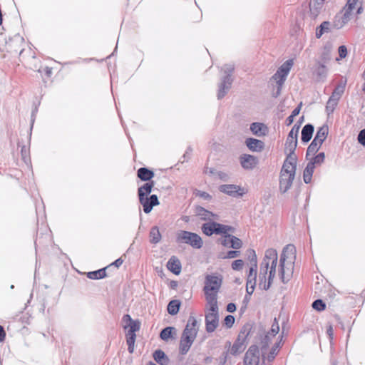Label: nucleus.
Returning a JSON list of instances; mask_svg holds the SVG:
<instances>
[{"instance_id": "nucleus-43", "label": "nucleus", "mask_w": 365, "mask_h": 365, "mask_svg": "<svg viewBox=\"0 0 365 365\" xmlns=\"http://www.w3.org/2000/svg\"><path fill=\"white\" fill-rule=\"evenodd\" d=\"M321 145H320V143H319L317 141L313 140L307 148L306 157L307 158L309 155H314L321 148Z\"/></svg>"}, {"instance_id": "nucleus-36", "label": "nucleus", "mask_w": 365, "mask_h": 365, "mask_svg": "<svg viewBox=\"0 0 365 365\" xmlns=\"http://www.w3.org/2000/svg\"><path fill=\"white\" fill-rule=\"evenodd\" d=\"M176 334V329L173 327H167L162 329L160 333V337L163 341H168L170 338L173 337V334Z\"/></svg>"}, {"instance_id": "nucleus-26", "label": "nucleus", "mask_w": 365, "mask_h": 365, "mask_svg": "<svg viewBox=\"0 0 365 365\" xmlns=\"http://www.w3.org/2000/svg\"><path fill=\"white\" fill-rule=\"evenodd\" d=\"M154 175L153 171L147 168H140L137 171L138 178L145 182H150Z\"/></svg>"}, {"instance_id": "nucleus-18", "label": "nucleus", "mask_w": 365, "mask_h": 365, "mask_svg": "<svg viewBox=\"0 0 365 365\" xmlns=\"http://www.w3.org/2000/svg\"><path fill=\"white\" fill-rule=\"evenodd\" d=\"M289 153L283 163L282 169H286V170H297V157L294 154V151H287Z\"/></svg>"}, {"instance_id": "nucleus-44", "label": "nucleus", "mask_w": 365, "mask_h": 365, "mask_svg": "<svg viewBox=\"0 0 365 365\" xmlns=\"http://www.w3.org/2000/svg\"><path fill=\"white\" fill-rule=\"evenodd\" d=\"M338 101H339L329 97L326 105V112L327 113L328 115L334 112L336 106L338 104Z\"/></svg>"}, {"instance_id": "nucleus-61", "label": "nucleus", "mask_w": 365, "mask_h": 365, "mask_svg": "<svg viewBox=\"0 0 365 365\" xmlns=\"http://www.w3.org/2000/svg\"><path fill=\"white\" fill-rule=\"evenodd\" d=\"M357 140L361 145L365 146V128L359 132Z\"/></svg>"}, {"instance_id": "nucleus-47", "label": "nucleus", "mask_w": 365, "mask_h": 365, "mask_svg": "<svg viewBox=\"0 0 365 365\" xmlns=\"http://www.w3.org/2000/svg\"><path fill=\"white\" fill-rule=\"evenodd\" d=\"M325 159V154L324 153H319L318 155H317L314 158L312 159L311 161H309L311 163H313V165H319L322 164Z\"/></svg>"}, {"instance_id": "nucleus-4", "label": "nucleus", "mask_w": 365, "mask_h": 365, "mask_svg": "<svg viewBox=\"0 0 365 365\" xmlns=\"http://www.w3.org/2000/svg\"><path fill=\"white\" fill-rule=\"evenodd\" d=\"M222 70L225 76L222 78L221 82L219 84V88L217 92V98L222 99L231 88L233 79L232 74L235 70V66L232 64H225Z\"/></svg>"}, {"instance_id": "nucleus-38", "label": "nucleus", "mask_w": 365, "mask_h": 365, "mask_svg": "<svg viewBox=\"0 0 365 365\" xmlns=\"http://www.w3.org/2000/svg\"><path fill=\"white\" fill-rule=\"evenodd\" d=\"M150 242L152 244H157L161 240V234L159 231V228L157 226L153 227L150 230Z\"/></svg>"}, {"instance_id": "nucleus-9", "label": "nucleus", "mask_w": 365, "mask_h": 365, "mask_svg": "<svg viewBox=\"0 0 365 365\" xmlns=\"http://www.w3.org/2000/svg\"><path fill=\"white\" fill-rule=\"evenodd\" d=\"M259 351L257 345H252L246 351L244 357V365H259Z\"/></svg>"}, {"instance_id": "nucleus-34", "label": "nucleus", "mask_w": 365, "mask_h": 365, "mask_svg": "<svg viewBox=\"0 0 365 365\" xmlns=\"http://www.w3.org/2000/svg\"><path fill=\"white\" fill-rule=\"evenodd\" d=\"M348 22L349 21H347V19L339 11L334 16V19L333 21V26H334V28H335L336 29H340Z\"/></svg>"}, {"instance_id": "nucleus-49", "label": "nucleus", "mask_w": 365, "mask_h": 365, "mask_svg": "<svg viewBox=\"0 0 365 365\" xmlns=\"http://www.w3.org/2000/svg\"><path fill=\"white\" fill-rule=\"evenodd\" d=\"M269 341L270 338L268 334L265 335L264 339L262 340L261 351L263 359L264 358L265 351L268 348Z\"/></svg>"}, {"instance_id": "nucleus-33", "label": "nucleus", "mask_w": 365, "mask_h": 365, "mask_svg": "<svg viewBox=\"0 0 365 365\" xmlns=\"http://www.w3.org/2000/svg\"><path fill=\"white\" fill-rule=\"evenodd\" d=\"M315 166L313 163L309 162L303 172V180L306 184L311 182L312 178L314 171Z\"/></svg>"}, {"instance_id": "nucleus-21", "label": "nucleus", "mask_w": 365, "mask_h": 365, "mask_svg": "<svg viewBox=\"0 0 365 365\" xmlns=\"http://www.w3.org/2000/svg\"><path fill=\"white\" fill-rule=\"evenodd\" d=\"M250 130L258 137L264 136L268 133L267 126L262 123L258 122L252 123L250 125Z\"/></svg>"}, {"instance_id": "nucleus-25", "label": "nucleus", "mask_w": 365, "mask_h": 365, "mask_svg": "<svg viewBox=\"0 0 365 365\" xmlns=\"http://www.w3.org/2000/svg\"><path fill=\"white\" fill-rule=\"evenodd\" d=\"M155 361L160 365H168L170 359L161 349L155 350L153 354Z\"/></svg>"}, {"instance_id": "nucleus-57", "label": "nucleus", "mask_w": 365, "mask_h": 365, "mask_svg": "<svg viewBox=\"0 0 365 365\" xmlns=\"http://www.w3.org/2000/svg\"><path fill=\"white\" fill-rule=\"evenodd\" d=\"M353 10L348 9L347 6H344L340 13H341L348 21L351 20Z\"/></svg>"}, {"instance_id": "nucleus-28", "label": "nucleus", "mask_w": 365, "mask_h": 365, "mask_svg": "<svg viewBox=\"0 0 365 365\" xmlns=\"http://www.w3.org/2000/svg\"><path fill=\"white\" fill-rule=\"evenodd\" d=\"M257 269L250 268V272L247 275V284L250 285L251 291H248L249 294H252L255 290L257 282Z\"/></svg>"}, {"instance_id": "nucleus-64", "label": "nucleus", "mask_w": 365, "mask_h": 365, "mask_svg": "<svg viewBox=\"0 0 365 365\" xmlns=\"http://www.w3.org/2000/svg\"><path fill=\"white\" fill-rule=\"evenodd\" d=\"M123 262V260L120 257V258L117 259L115 262L111 263L110 265H108V267H109V269L110 267H112L113 266H115V267L118 268L120 266H121Z\"/></svg>"}, {"instance_id": "nucleus-10", "label": "nucleus", "mask_w": 365, "mask_h": 365, "mask_svg": "<svg viewBox=\"0 0 365 365\" xmlns=\"http://www.w3.org/2000/svg\"><path fill=\"white\" fill-rule=\"evenodd\" d=\"M299 128L300 125L295 124L289 131L285 143L286 151H295Z\"/></svg>"}, {"instance_id": "nucleus-62", "label": "nucleus", "mask_w": 365, "mask_h": 365, "mask_svg": "<svg viewBox=\"0 0 365 365\" xmlns=\"http://www.w3.org/2000/svg\"><path fill=\"white\" fill-rule=\"evenodd\" d=\"M197 196L202 197L205 200H210L212 199V196L207 192L198 190L196 193Z\"/></svg>"}, {"instance_id": "nucleus-16", "label": "nucleus", "mask_w": 365, "mask_h": 365, "mask_svg": "<svg viewBox=\"0 0 365 365\" xmlns=\"http://www.w3.org/2000/svg\"><path fill=\"white\" fill-rule=\"evenodd\" d=\"M240 161L242 167L245 170L253 169L258 163L256 157L249 154L242 155L240 158Z\"/></svg>"}, {"instance_id": "nucleus-11", "label": "nucleus", "mask_w": 365, "mask_h": 365, "mask_svg": "<svg viewBox=\"0 0 365 365\" xmlns=\"http://www.w3.org/2000/svg\"><path fill=\"white\" fill-rule=\"evenodd\" d=\"M219 190L233 197H242L245 194L243 188L232 184L222 185L219 187Z\"/></svg>"}, {"instance_id": "nucleus-63", "label": "nucleus", "mask_w": 365, "mask_h": 365, "mask_svg": "<svg viewBox=\"0 0 365 365\" xmlns=\"http://www.w3.org/2000/svg\"><path fill=\"white\" fill-rule=\"evenodd\" d=\"M358 1L359 0H347L345 6H347L348 9L354 10L356 8Z\"/></svg>"}, {"instance_id": "nucleus-39", "label": "nucleus", "mask_w": 365, "mask_h": 365, "mask_svg": "<svg viewBox=\"0 0 365 365\" xmlns=\"http://www.w3.org/2000/svg\"><path fill=\"white\" fill-rule=\"evenodd\" d=\"M213 225H215V222L212 220L202 224L201 229L203 234L208 237L212 235L213 234H215V226Z\"/></svg>"}, {"instance_id": "nucleus-1", "label": "nucleus", "mask_w": 365, "mask_h": 365, "mask_svg": "<svg viewBox=\"0 0 365 365\" xmlns=\"http://www.w3.org/2000/svg\"><path fill=\"white\" fill-rule=\"evenodd\" d=\"M203 292L208 305L215 307L217 303V295L222 284V276L220 274H207L205 277Z\"/></svg>"}, {"instance_id": "nucleus-17", "label": "nucleus", "mask_w": 365, "mask_h": 365, "mask_svg": "<svg viewBox=\"0 0 365 365\" xmlns=\"http://www.w3.org/2000/svg\"><path fill=\"white\" fill-rule=\"evenodd\" d=\"M245 144L252 152H261L264 148V143L263 141L253 138H247Z\"/></svg>"}, {"instance_id": "nucleus-2", "label": "nucleus", "mask_w": 365, "mask_h": 365, "mask_svg": "<svg viewBox=\"0 0 365 365\" xmlns=\"http://www.w3.org/2000/svg\"><path fill=\"white\" fill-rule=\"evenodd\" d=\"M296 249L293 245H287L284 247L279 259V275L281 281L286 284L292 277L294 270V262H286L287 259L292 257V259H295Z\"/></svg>"}, {"instance_id": "nucleus-40", "label": "nucleus", "mask_w": 365, "mask_h": 365, "mask_svg": "<svg viewBox=\"0 0 365 365\" xmlns=\"http://www.w3.org/2000/svg\"><path fill=\"white\" fill-rule=\"evenodd\" d=\"M331 47L329 46H325L320 55V60L319 61L324 64H327L331 61Z\"/></svg>"}, {"instance_id": "nucleus-60", "label": "nucleus", "mask_w": 365, "mask_h": 365, "mask_svg": "<svg viewBox=\"0 0 365 365\" xmlns=\"http://www.w3.org/2000/svg\"><path fill=\"white\" fill-rule=\"evenodd\" d=\"M126 337H127L126 342H127L128 346H134L136 335L126 334Z\"/></svg>"}, {"instance_id": "nucleus-41", "label": "nucleus", "mask_w": 365, "mask_h": 365, "mask_svg": "<svg viewBox=\"0 0 365 365\" xmlns=\"http://www.w3.org/2000/svg\"><path fill=\"white\" fill-rule=\"evenodd\" d=\"M292 64V60H287L278 68L277 71H278L279 73L282 74V78H287Z\"/></svg>"}, {"instance_id": "nucleus-31", "label": "nucleus", "mask_w": 365, "mask_h": 365, "mask_svg": "<svg viewBox=\"0 0 365 365\" xmlns=\"http://www.w3.org/2000/svg\"><path fill=\"white\" fill-rule=\"evenodd\" d=\"M155 185L154 181L147 182L140 186L138 190V197H147L152 192V189Z\"/></svg>"}, {"instance_id": "nucleus-51", "label": "nucleus", "mask_w": 365, "mask_h": 365, "mask_svg": "<svg viewBox=\"0 0 365 365\" xmlns=\"http://www.w3.org/2000/svg\"><path fill=\"white\" fill-rule=\"evenodd\" d=\"M244 266V262L242 259H236L232 262L231 267L233 270L240 271L242 269Z\"/></svg>"}, {"instance_id": "nucleus-52", "label": "nucleus", "mask_w": 365, "mask_h": 365, "mask_svg": "<svg viewBox=\"0 0 365 365\" xmlns=\"http://www.w3.org/2000/svg\"><path fill=\"white\" fill-rule=\"evenodd\" d=\"M240 255V252L238 250H230L227 252L226 255L220 256L222 259H233Z\"/></svg>"}, {"instance_id": "nucleus-14", "label": "nucleus", "mask_w": 365, "mask_h": 365, "mask_svg": "<svg viewBox=\"0 0 365 365\" xmlns=\"http://www.w3.org/2000/svg\"><path fill=\"white\" fill-rule=\"evenodd\" d=\"M277 258V251L274 249H268L265 252L264 259H262V262H269L272 276H275Z\"/></svg>"}, {"instance_id": "nucleus-48", "label": "nucleus", "mask_w": 365, "mask_h": 365, "mask_svg": "<svg viewBox=\"0 0 365 365\" xmlns=\"http://www.w3.org/2000/svg\"><path fill=\"white\" fill-rule=\"evenodd\" d=\"M279 344L275 343L274 346L272 347L268 356H267V360L269 361H272L275 358V356L277 354L279 351Z\"/></svg>"}, {"instance_id": "nucleus-22", "label": "nucleus", "mask_w": 365, "mask_h": 365, "mask_svg": "<svg viewBox=\"0 0 365 365\" xmlns=\"http://www.w3.org/2000/svg\"><path fill=\"white\" fill-rule=\"evenodd\" d=\"M325 0H312L309 3L310 14L312 18L315 19L318 16L322 10Z\"/></svg>"}, {"instance_id": "nucleus-59", "label": "nucleus", "mask_w": 365, "mask_h": 365, "mask_svg": "<svg viewBox=\"0 0 365 365\" xmlns=\"http://www.w3.org/2000/svg\"><path fill=\"white\" fill-rule=\"evenodd\" d=\"M339 56L340 58H344L347 55V48L345 46L341 45L338 48Z\"/></svg>"}, {"instance_id": "nucleus-54", "label": "nucleus", "mask_w": 365, "mask_h": 365, "mask_svg": "<svg viewBox=\"0 0 365 365\" xmlns=\"http://www.w3.org/2000/svg\"><path fill=\"white\" fill-rule=\"evenodd\" d=\"M215 230L216 235L225 236V225L215 222Z\"/></svg>"}, {"instance_id": "nucleus-27", "label": "nucleus", "mask_w": 365, "mask_h": 365, "mask_svg": "<svg viewBox=\"0 0 365 365\" xmlns=\"http://www.w3.org/2000/svg\"><path fill=\"white\" fill-rule=\"evenodd\" d=\"M329 133V128L327 125H323L318 128L316 135L314 138L315 141H317L320 145H322L324 141L327 138Z\"/></svg>"}, {"instance_id": "nucleus-15", "label": "nucleus", "mask_w": 365, "mask_h": 365, "mask_svg": "<svg viewBox=\"0 0 365 365\" xmlns=\"http://www.w3.org/2000/svg\"><path fill=\"white\" fill-rule=\"evenodd\" d=\"M313 75L315 76L317 81H324L328 73V68L326 64L319 61H316V64L312 70Z\"/></svg>"}, {"instance_id": "nucleus-50", "label": "nucleus", "mask_w": 365, "mask_h": 365, "mask_svg": "<svg viewBox=\"0 0 365 365\" xmlns=\"http://www.w3.org/2000/svg\"><path fill=\"white\" fill-rule=\"evenodd\" d=\"M312 307L317 311H323L326 308V304L322 299H316L312 303Z\"/></svg>"}, {"instance_id": "nucleus-35", "label": "nucleus", "mask_w": 365, "mask_h": 365, "mask_svg": "<svg viewBox=\"0 0 365 365\" xmlns=\"http://www.w3.org/2000/svg\"><path fill=\"white\" fill-rule=\"evenodd\" d=\"M331 23L328 21H323L319 26L316 29V37L320 38L324 33L330 31Z\"/></svg>"}, {"instance_id": "nucleus-37", "label": "nucleus", "mask_w": 365, "mask_h": 365, "mask_svg": "<svg viewBox=\"0 0 365 365\" xmlns=\"http://www.w3.org/2000/svg\"><path fill=\"white\" fill-rule=\"evenodd\" d=\"M180 304V302L178 299L171 300L167 307L168 312L173 316L177 314L179 312Z\"/></svg>"}, {"instance_id": "nucleus-42", "label": "nucleus", "mask_w": 365, "mask_h": 365, "mask_svg": "<svg viewBox=\"0 0 365 365\" xmlns=\"http://www.w3.org/2000/svg\"><path fill=\"white\" fill-rule=\"evenodd\" d=\"M247 259L250 263L251 268H257V259L256 252L252 249H249L247 250Z\"/></svg>"}, {"instance_id": "nucleus-56", "label": "nucleus", "mask_w": 365, "mask_h": 365, "mask_svg": "<svg viewBox=\"0 0 365 365\" xmlns=\"http://www.w3.org/2000/svg\"><path fill=\"white\" fill-rule=\"evenodd\" d=\"M279 331V327L278 324V322L276 318H274V322L272 324V328L270 330V334L272 336H274Z\"/></svg>"}, {"instance_id": "nucleus-23", "label": "nucleus", "mask_w": 365, "mask_h": 365, "mask_svg": "<svg viewBox=\"0 0 365 365\" xmlns=\"http://www.w3.org/2000/svg\"><path fill=\"white\" fill-rule=\"evenodd\" d=\"M314 130V125L308 123L306 124L302 130L301 139L304 143H308L312 138L313 133Z\"/></svg>"}, {"instance_id": "nucleus-3", "label": "nucleus", "mask_w": 365, "mask_h": 365, "mask_svg": "<svg viewBox=\"0 0 365 365\" xmlns=\"http://www.w3.org/2000/svg\"><path fill=\"white\" fill-rule=\"evenodd\" d=\"M197 331V322L195 317L190 316L180 340L179 352L181 355H185L189 351L196 339Z\"/></svg>"}, {"instance_id": "nucleus-6", "label": "nucleus", "mask_w": 365, "mask_h": 365, "mask_svg": "<svg viewBox=\"0 0 365 365\" xmlns=\"http://www.w3.org/2000/svg\"><path fill=\"white\" fill-rule=\"evenodd\" d=\"M274 276L271 275L269 262H262L259 273V287L263 290H268Z\"/></svg>"}, {"instance_id": "nucleus-24", "label": "nucleus", "mask_w": 365, "mask_h": 365, "mask_svg": "<svg viewBox=\"0 0 365 365\" xmlns=\"http://www.w3.org/2000/svg\"><path fill=\"white\" fill-rule=\"evenodd\" d=\"M253 327H254L253 323H252V322L246 323L242 327L237 337L247 343V339L251 335V334L252 332Z\"/></svg>"}, {"instance_id": "nucleus-55", "label": "nucleus", "mask_w": 365, "mask_h": 365, "mask_svg": "<svg viewBox=\"0 0 365 365\" xmlns=\"http://www.w3.org/2000/svg\"><path fill=\"white\" fill-rule=\"evenodd\" d=\"M228 356V351H223L222 354L216 359L217 365H225Z\"/></svg>"}, {"instance_id": "nucleus-45", "label": "nucleus", "mask_w": 365, "mask_h": 365, "mask_svg": "<svg viewBox=\"0 0 365 365\" xmlns=\"http://www.w3.org/2000/svg\"><path fill=\"white\" fill-rule=\"evenodd\" d=\"M109 269V267L100 269L96 271H93V279H101L106 277V270Z\"/></svg>"}, {"instance_id": "nucleus-13", "label": "nucleus", "mask_w": 365, "mask_h": 365, "mask_svg": "<svg viewBox=\"0 0 365 365\" xmlns=\"http://www.w3.org/2000/svg\"><path fill=\"white\" fill-rule=\"evenodd\" d=\"M220 242L222 246L235 250L240 249L243 245L242 241L240 238L232 235L222 236Z\"/></svg>"}, {"instance_id": "nucleus-58", "label": "nucleus", "mask_w": 365, "mask_h": 365, "mask_svg": "<svg viewBox=\"0 0 365 365\" xmlns=\"http://www.w3.org/2000/svg\"><path fill=\"white\" fill-rule=\"evenodd\" d=\"M224 322L227 328H231L235 323V317L232 315H227L225 317Z\"/></svg>"}, {"instance_id": "nucleus-32", "label": "nucleus", "mask_w": 365, "mask_h": 365, "mask_svg": "<svg viewBox=\"0 0 365 365\" xmlns=\"http://www.w3.org/2000/svg\"><path fill=\"white\" fill-rule=\"evenodd\" d=\"M282 74L279 73L278 71H277L272 77L271 81L274 80L276 81V83L277 85V88L276 92L274 93V97H277L280 95L282 85L284 84L285 80L287 78H282Z\"/></svg>"}, {"instance_id": "nucleus-12", "label": "nucleus", "mask_w": 365, "mask_h": 365, "mask_svg": "<svg viewBox=\"0 0 365 365\" xmlns=\"http://www.w3.org/2000/svg\"><path fill=\"white\" fill-rule=\"evenodd\" d=\"M138 198L140 205H142L143 207V211L146 214L150 213L154 206L160 204L158 197L156 195H151L149 197H141Z\"/></svg>"}, {"instance_id": "nucleus-5", "label": "nucleus", "mask_w": 365, "mask_h": 365, "mask_svg": "<svg viewBox=\"0 0 365 365\" xmlns=\"http://www.w3.org/2000/svg\"><path fill=\"white\" fill-rule=\"evenodd\" d=\"M176 242L187 244L195 249H200L203 246V241L199 235L185 230L177 233Z\"/></svg>"}, {"instance_id": "nucleus-53", "label": "nucleus", "mask_w": 365, "mask_h": 365, "mask_svg": "<svg viewBox=\"0 0 365 365\" xmlns=\"http://www.w3.org/2000/svg\"><path fill=\"white\" fill-rule=\"evenodd\" d=\"M134 320L131 318L129 314L123 315L122 318V322L123 324V328L126 329L130 325Z\"/></svg>"}, {"instance_id": "nucleus-30", "label": "nucleus", "mask_w": 365, "mask_h": 365, "mask_svg": "<svg viewBox=\"0 0 365 365\" xmlns=\"http://www.w3.org/2000/svg\"><path fill=\"white\" fill-rule=\"evenodd\" d=\"M346 85V80H341L339 82V83L335 87L330 97L337 101H339L340 98L344 93Z\"/></svg>"}, {"instance_id": "nucleus-46", "label": "nucleus", "mask_w": 365, "mask_h": 365, "mask_svg": "<svg viewBox=\"0 0 365 365\" xmlns=\"http://www.w3.org/2000/svg\"><path fill=\"white\" fill-rule=\"evenodd\" d=\"M140 323L138 321H133L130 325L128 327L129 329L127 331L126 334H133L136 335L135 332L140 329Z\"/></svg>"}, {"instance_id": "nucleus-19", "label": "nucleus", "mask_w": 365, "mask_h": 365, "mask_svg": "<svg viewBox=\"0 0 365 365\" xmlns=\"http://www.w3.org/2000/svg\"><path fill=\"white\" fill-rule=\"evenodd\" d=\"M196 215L198 216L202 220L212 221L213 219H217L218 215L215 214L202 207L198 206L196 207Z\"/></svg>"}, {"instance_id": "nucleus-8", "label": "nucleus", "mask_w": 365, "mask_h": 365, "mask_svg": "<svg viewBox=\"0 0 365 365\" xmlns=\"http://www.w3.org/2000/svg\"><path fill=\"white\" fill-rule=\"evenodd\" d=\"M210 313L205 315V328L208 333L213 332L218 326L219 315H218V305L215 303V309L212 305H209Z\"/></svg>"}, {"instance_id": "nucleus-20", "label": "nucleus", "mask_w": 365, "mask_h": 365, "mask_svg": "<svg viewBox=\"0 0 365 365\" xmlns=\"http://www.w3.org/2000/svg\"><path fill=\"white\" fill-rule=\"evenodd\" d=\"M167 268L173 274L178 275L181 272L182 265L180 259L172 256L167 262Z\"/></svg>"}, {"instance_id": "nucleus-7", "label": "nucleus", "mask_w": 365, "mask_h": 365, "mask_svg": "<svg viewBox=\"0 0 365 365\" xmlns=\"http://www.w3.org/2000/svg\"><path fill=\"white\" fill-rule=\"evenodd\" d=\"M296 171L281 169L279 180V189L282 194L286 193L292 187L295 178Z\"/></svg>"}, {"instance_id": "nucleus-29", "label": "nucleus", "mask_w": 365, "mask_h": 365, "mask_svg": "<svg viewBox=\"0 0 365 365\" xmlns=\"http://www.w3.org/2000/svg\"><path fill=\"white\" fill-rule=\"evenodd\" d=\"M245 341L237 337L230 348V354L233 356H236L242 353L245 349Z\"/></svg>"}]
</instances>
